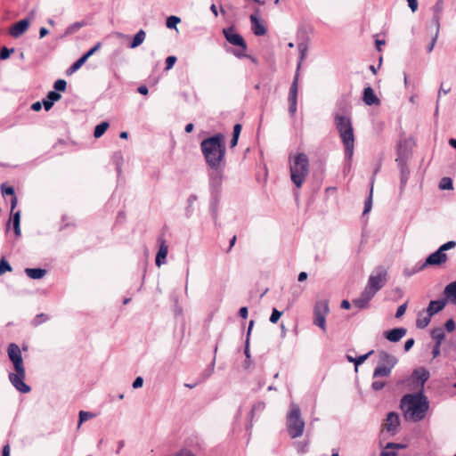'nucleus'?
<instances>
[{"label":"nucleus","mask_w":456,"mask_h":456,"mask_svg":"<svg viewBox=\"0 0 456 456\" xmlns=\"http://www.w3.org/2000/svg\"><path fill=\"white\" fill-rule=\"evenodd\" d=\"M200 149L208 168L225 167V142L223 134L204 139Z\"/></svg>","instance_id":"obj_1"},{"label":"nucleus","mask_w":456,"mask_h":456,"mask_svg":"<svg viewBox=\"0 0 456 456\" xmlns=\"http://www.w3.org/2000/svg\"><path fill=\"white\" fill-rule=\"evenodd\" d=\"M404 419L413 422L422 420L429 409V402L422 391L407 394L401 399Z\"/></svg>","instance_id":"obj_2"},{"label":"nucleus","mask_w":456,"mask_h":456,"mask_svg":"<svg viewBox=\"0 0 456 456\" xmlns=\"http://www.w3.org/2000/svg\"><path fill=\"white\" fill-rule=\"evenodd\" d=\"M7 354L13 364L15 370V372L9 373V380L11 384L20 393L27 394L30 392V387L24 382L26 370L20 346L15 343L9 344L7 347Z\"/></svg>","instance_id":"obj_3"},{"label":"nucleus","mask_w":456,"mask_h":456,"mask_svg":"<svg viewBox=\"0 0 456 456\" xmlns=\"http://www.w3.org/2000/svg\"><path fill=\"white\" fill-rule=\"evenodd\" d=\"M208 191L210 194L209 212L213 220L216 223L218 217V206L223 191V183L224 180V167L208 168Z\"/></svg>","instance_id":"obj_4"},{"label":"nucleus","mask_w":456,"mask_h":456,"mask_svg":"<svg viewBox=\"0 0 456 456\" xmlns=\"http://www.w3.org/2000/svg\"><path fill=\"white\" fill-rule=\"evenodd\" d=\"M334 121L345 148V159L350 166L354 149V134L351 118L348 115L336 112Z\"/></svg>","instance_id":"obj_5"},{"label":"nucleus","mask_w":456,"mask_h":456,"mask_svg":"<svg viewBox=\"0 0 456 456\" xmlns=\"http://www.w3.org/2000/svg\"><path fill=\"white\" fill-rule=\"evenodd\" d=\"M289 171L292 183L297 188L301 187L309 172L307 156L304 153L297 154L290 161Z\"/></svg>","instance_id":"obj_6"},{"label":"nucleus","mask_w":456,"mask_h":456,"mask_svg":"<svg viewBox=\"0 0 456 456\" xmlns=\"http://www.w3.org/2000/svg\"><path fill=\"white\" fill-rule=\"evenodd\" d=\"M286 426L291 438L300 437L304 434L305 421L301 417L299 406L293 402L290 403L289 410L286 416Z\"/></svg>","instance_id":"obj_7"},{"label":"nucleus","mask_w":456,"mask_h":456,"mask_svg":"<svg viewBox=\"0 0 456 456\" xmlns=\"http://www.w3.org/2000/svg\"><path fill=\"white\" fill-rule=\"evenodd\" d=\"M387 281V268L382 265L377 266L369 276L368 282L364 289L375 296L376 293L386 285Z\"/></svg>","instance_id":"obj_8"},{"label":"nucleus","mask_w":456,"mask_h":456,"mask_svg":"<svg viewBox=\"0 0 456 456\" xmlns=\"http://www.w3.org/2000/svg\"><path fill=\"white\" fill-rule=\"evenodd\" d=\"M456 247V242L453 240L447 241L439 247V248L434 253L430 254L425 262L422 263V267H427L428 265H441L444 264L448 256L445 254L446 250L452 249Z\"/></svg>","instance_id":"obj_9"},{"label":"nucleus","mask_w":456,"mask_h":456,"mask_svg":"<svg viewBox=\"0 0 456 456\" xmlns=\"http://www.w3.org/2000/svg\"><path fill=\"white\" fill-rule=\"evenodd\" d=\"M330 311L327 300H318L314 308V323L323 331L326 330V315Z\"/></svg>","instance_id":"obj_10"},{"label":"nucleus","mask_w":456,"mask_h":456,"mask_svg":"<svg viewBox=\"0 0 456 456\" xmlns=\"http://www.w3.org/2000/svg\"><path fill=\"white\" fill-rule=\"evenodd\" d=\"M223 33L230 44L241 47L242 51L245 52L247 48L246 42L240 34L235 32L232 27L224 28ZM234 54L239 58L245 56V53L240 52L234 53Z\"/></svg>","instance_id":"obj_11"},{"label":"nucleus","mask_w":456,"mask_h":456,"mask_svg":"<svg viewBox=\"0 0 456 456\" xmlns=\"http://www.w3.org/2000/svg\"><path fill=\"white\" fill-rule=\"evenodd\" d=\"M403 144H406V141L404 142H401L399 143L398 149H397L398 158L396 159V162L398 163V166L401 170V177H400L401 190H403V187L406 185L408 178H409V174H410V171L405 164L406 154L403 150V147H404Z\"/></svg>","instance_id":"obj_12"},{"label":"nucleus","mask_w":456,"mask_h":456,"mask_svg":"<svg viewBox=\"0 0 456 456\" xmlns=\"http://www.w3.org/2000/svg\"><path fill=\"white\" fill-rule=\"evenodd\" d=\"M297 91H298V74H295V77L293 79V82L289 88V111L290 115H294L297 111Z\"/></svg>","instance_id":"obj_13"},{"label":"nucleus","mask_w":456,"mask_h":456,"mask_svg":"<svg viewBox=\"0 0 456 456\" xmlns=\"http://www.w3.org/2000/svg\"><path fill=\"white\" fill-rule=\"evenodd\" d=\"M400 425L399 415L396 412H389L387 416L384 428L385 429L391 433L392 435H395Z\"/></svg>","instance_id":"obj_14"},{"label":"nucleus","mask_w":456,"mask_h":456,"mask_svg":"<svg viewBox=\"0 0 456 456\" xmlns=\"http://www.w3.org/2000/svg\"><path fill=\"white\" fill-rule=\"evenodd\" d=\"M259 10L256 13L250 15L251 28L256 36H264L266 33V28L258 17Z\"/></svg>","instance_id":"obj_15"},{"label":"nucleus","mask_w":456,"mask_h":456,"mask_svg":"<svg viewBox=\"0 0 456 456\" xmlns=\"http://www.w3.org/2000/svg\"><path fill=\"white\" fill-rule=\"evenodd\" d=\"M29 27V20L23 19L10 28V34L12 37L17 38L26 32Z\"/></svg>","instance_id":"obj_16"},{"label":"nucleus","mask_w":456,"mask_h":456,"mask_svg":"<svg viewBox=\"0 0 456 456\" xmlns=\"http://www.w3.org/2000/svg\"><path fill=\"white\" fill-rule=\"evenodd\" d=\"M378 356H379V363L378 364L385 365L387 367L394 368L398 362V360L395 356H394L385 351L379 352Z\"/></svg>","instance_id":"obj_17"},{"label":"nucleus","mask_w":456,"mask_h":456,"mask_svg":"<svg viewBox=\"0 0 456 456\" xmlns=\"http://www.w3.org/2000/svg\"><path fill=\"white\" fill-rule=\"evenodd\" d=\"M407 330L405 328H395L391 330L386 331L384 337L390 342H398L406 334Z\"/></svg>","instance_id":"obj_18"},{"label":"nucleus","mask_w":456,"mask_h":456,"mask_svg":"<svg viewBox=\"0 0 456 456\" xmlns=\"http://www.w3.org/2000/svg\"><path fill=\"white\" fill-rule=\"evenodd\" d=\"M374 297V295H372L371 293H370L369 291H367L366 289H363V291L362 292L361 296L353 300V304L360 308V309H363V308H366L368 306V303L369 301Z\"/></svg>","instance_id":"obj_19"},{"label":"nucleus","mask_w":456,"mask_h":456,"mask_svg":"<svg viewBox=\"0 0 456 456\" xmlns=\"http://www.w3.org/2000/svg\"><path fill=\"white\" fill-rule=\"evenodd\" d=\"M444 294L448 302L456 305V281L445 286Z\"/></svg>","instance_id":"obj_20"},{"label":"nucleus","mask_w":456,"mask_h":456,"mask_svg":"<svg viewBox=\"0 0 456 456\" xmlns=\"http://www.w3.org/2000/svg\"><path fill=\"white\" fill-rule=\"evenodd\" d=\"M168 253V247L167 246L164 240H161L159 245V249L156 256V265L160 266L161 265L166 263V258Z\"/></svg>","instance_id":"obj_21"},{"label":"nucleus","mask_w":456,"mask_h":456,"mask_svg":"<svg viewBox=\"0 0 456 456\" xmlns=\"http://www.w3.org/2000/svg\"><path fill=\"white\" fill-rule=\"evenodd\" d=\"M445 305V302L444 300H433L429 303L427 312L433 316L434 314H437L441 310L444 309Z\"/></svg>","instance_id":"obj_22"},{"label":"nucleus","mask_w":456,"mask_h":456,"mask_svg":"<svg viewBox=\"0 0 456 456\" xmlns=\"http://www.w3.org/2000/svg\"><path fill=\"white\" fill-rule=\"evenodd\" d=\"M25 273L33 280L42 279L46 274V270L42 268H26Z\"/></svg>","instance_id":"obj_23"},{"label":"nucleus","mask_w":456,"mask_h":456,"mask_svg":"<svg viewBox=\"0 0 456 456\" xmlns=\"http://www.w3.org/2000/svg\"><path fill=\"white\" fill-rule=\"evenodd\" d=\"M363 102L369 106L373 105L374 103L379 102L371 87H366L364 89Z\"/></svg>","instance_id":"obj_24"},{"label":"nucleus","mask_w":456,"mask_h":456,"mask_svg":"<svg viewBox=\"0 0 456 456\" xmlns=\"http://www.w3.org/2000/svg\"><path fill=\"white\" fill-rule=\"evenodd\" d=\"M392 370H393V368L378 364L373 371L372 377L374 379L380 378V377H389L392 372Z\"/></svg>","instance_id":"obj_25"},{"label":"nucleus","mask_w":456,"mask_h":456,"mask_svg":"<svg viewBox=\"0 0 456 456\" xmlns=\"http://www.w3.org/2000/svg\"><path fill=\"white\" fill-rule=\"evenodd\" d=\"M431 315L426 311V313H419V317L416 322V325L419 329H424L427 327L430 321H431Z\"/></svg>","instance_id":"obj_26"},{"label":"nucleus","mask_w":456,"mask_h":456,"mask_svg":"<svg viewBox=\"0 0 456 456\" xmlns=\"http://www.w3.org/2000/svg\"><path fill=\"white\" fill-rule=\"evenodd\" d=\"M432 22L433 24L435 25L436 27V33H435V36L433 37L429 45L428 46V52L430 53L432 52L436 43V40H437V37H438V34H439V28H440V24H439V16L438 15H436L433 19H432Z\"/></svg>","instance_id":"obj_27"},{"label":"nucleus","mask_w":456,"mask_h":456,"mask_svg":"<svg viewBox=\"0 0 456 456\" xmlns=\"http://www.w3.org/2000/svg\"><path fill=\"white\" fill-rule=\"evenodd\" d=\"M413 377L419 380L421 386L428 379L429 372L425 369H419L413 371Z\"/></svg>","instance_id":"obj_28"},{"label":"nucleus","mask_w":456,"mask_h":456,"mask_svg":"<svg viewBox=\"0 0 456 456\" xmlns=\"http://www.w3.org/2000/svg\"><path fill=\"white\" fill-rule=\"evenodd\" d=\"M145 37H146V34L145 32L142 30V29H140L134 37L131 44H130V47L131 48H136L138 47L140 45L142 44V42L144 41L145 39Z\"/></svg>","instance_id":"obj_29"},{"label":"nucleus","mask_w":456,"mask_h":456,"mask_svg":"<svg viewBox=\"0 0 456 456\" xmlns=\"http://www.w3.org/2000/svg\"><path fill=\"white\" fill-rule=\"evenodd\" d=\"M297 48L299 51V61L297 63L296 74L297 73L299 75V69L301 68V64L306 56L307 46H306V45L300 43V44H298Z\"/></svg>","instance_id":"obj_30"},{"label":"nucleus","mask_w":456,"mask_h":456,"mask_svg":"<svg viewBox=\"0 0 456 456\" xmlns=\"http://www.w3.org/2000/svg\"><path fill=\"white\" fill-rule=\"evenodd\" d=\"M109 126V123L106 121L98 124L94 128V136L95 138H100L106 132Z\"/></svg>","instance_id":"obj_31"},{"label":"nucleus","mask_w":456,"mask_h":456,"mask_svg":"<svg viewBox=\"0 0 456 456\" xmlns=\"http://www.w3.org/2000/svg\"><path fill=\"white\" fill-rule=\"evenodd\" d=\"M84 26H85V23L82 21H77V22H75V23L69 25L65 30L64 37L75 34Z\"/></svg>","instance_id":"obj_32"},{"label":"nucleus","mask_w":456,"mask_h":456,"mask_svg":"<svg viewBox=\"0 0 456 456\" xmlns=\"http://www.w3.org/2000/svg\"><path fill=\"white\" fill-rule=\"evenodd\" d=\"M86 61V60L83 56H81L67 69V75H71L77 70H78Z\"/></svg>","instance_id":"obj_33"},{"label":"nucleus","mask_w":456,"mask_h":456,"mask_svg":"<svg viewBox=\"0 0 456 456\" xmlns=\"http://www.w3.org/2000/svg\"><path fill=\"white\" fill-rule=\"evenodd\" d=\"M20 212L17 211L12 216V224H13V229H14V232H15L16 236L20 235Z\"/></svg>","instance_id":"obj_34"},{"label":"nucleus","mask_w":456,"mask_h":456,"mask_svg":"<svg viewBox=\"0 0 456 456\" xmlns=\"http://www.w3.org/2000/svg\"><path fill=\"white\" fill-rule=\"evenodd\" d=\"M423 269H425V267H422V263H418L417 265H415L414 267L412 268H405L403 270V274L404 276L406 277H411L412 276L413 274L417 273L418 272H420L422 271Z\"/></svg>","instance_id":"obj_35"},{"label":"nucleus","mask_w":456,"mask_h":456,"mask_svg":"<svg viewBox=\"0 0 456 456\" xmlns=\"http://www.w3.org/2000/svg\"><path fill=\"white\" fill-rule=\"evenodd\" d=\"M373 183H374V178L371 179L370 181V183H371V186H370V196L368 197V199L365 200V203H364V209H363V214H367L370 211L371 209V207H372V191H373Z\"/></svg>","instance_id":"obj_36"},{"label":"nucleus","mask_w":456,"mask_h":456,"mask_svg":"<svg viewBox=\"0 0 456 456\" xmlns=\"http://www.w3.org/2000/svg\"><path fill=\"white\" fill-rule=\"evenodd\" d=\"M432 338L436 340V344L441 346L443 339L444 338V333L442 329H435L432 331Z\"/></svg>","instance_id":"obj_37"},{"label":"nucleus","mask_w":456,"mask_h":456,"mask_svg":"<svg viewBox=\"0 0 456 456\" xmlns=\"http://www.w3.org/2000/svg\"><path fill=\"white\" fill-rule=\"evenodd\" d=\"M372 354H373V350L355 358L354 366H355L356 371H357L358 366L361 365L362 363H363Z\"/></svg>","instance_id":"obj_38"},{"label":"nucleus","mask_w":456,"mask_h":456,"mask_svg":"<svg viewBox=\"0 0 456 456\" xmlns=\"http://www.w3.org/2000/svg\"><path fill=\"white\" fill-rule=\"evenodd\" d=\"M181 21L180 18L177 17V16H169L167 19V27L168 28H176V25Z\"/></svg>","instance_id":"obj_39"},{"label":"nucleus","mask_w":456,"mask_h":456,"mask_svg":"<svg viewBox=\"0 0 456 456\" xmlns=\"http://www.w3.org/2000/svg\"><path fill=\"white\" fill-rule=\"evenodd\" d=\"M441 190H451L452 189V181L449 177H444L439 184Z\"/></svg>","instance_id":"obj_40"},{"label":"nucleus","mask_w":456,"mask_h":456,"mask_svg":"<svg viewBox=\"0 0 456 456\" xmlns=\"http://www.w3.org/2000/svg\"><path fill=\"white\" fill-rule=\"evenodd\" d=\"M12 266L10 264L5 260V258H2L0 260V275L4 274L5 272H11Z\"/></svg>","instance_id":"obj_41"},{"label":"nucleus","mask_w":456,"mask_h":456,"mask_svg":"<svg viewBox=\"0 0 456 456\" xmlns=\"http://www.w3.org/2000/svg\"><path fill=\"white\" fill-rule=\"evenodd\" d=\"M94 415L91 412H88V411H81L79 412V422H78V428L81 426V424L85 421H86L87 419L93 418Z\"/></svg>","instance_id":"obj_42"},{"label":"nucleus","mask_w":456,"mask_h":456,"mask_svg":"<svg viewBox=\"0 0 456 456\" xmlns=\"http://www.w3.org/2000/svg\"><path fill=\"white\" fill-rule=\"evenodd\" d=\"M14 52L13 48H7L5 46L2 47L0 50V59L6 60L10 57L11 53Z\"/></svg>","instance_id":"obj_43"},{"label":"nucleus","mask_w":456,"mask_h":456,"mask_svg":"<svg viewBox=\"0 0 456 456\" xmlns=\"http://www.w3.org/2000/svg\"><path fill=\"white\" fill-rule=\"evenodd\" d=\"M67 82L64 79H58L54 82L53 88L55 91H65Z\"/></svg>","instance_id":"obj_44"},{"label":"nucleus","mask_w":456,"mask_h":456,"mask_svg":"<svg viewBox=\"0 0 456 456\" xmlns=\"http://www.w3.org/2000/svg\"><path fill=\"white\" fill-rule=\"evenodd\" d=\"M282 313L277 310L276 308H273L272 311V314L270 316V322L272 323H276L279 319L281 318Z\"/></svg>","instance_id":"obj_45"},{"label":"nucleus","mask_w":456,"mask_h":456,"mask_svg":"<svg viewBox=\"0 0 456 456\" xmlns=\"http://www.w3.org/2000/svg\"><path fill=\"white\" fill-rule=\"evenodd\" d=\"M1 191L3 195H10L12 198L15 196L14 189L12 186H5V184H2Z\"/></svg>","instance_id":"obj_46"},{"label":"nucleus","mask_w":456,"mask_h":456,"mask_svg":"<svg viewBox=\"0 0 456 456\" xmlns=\"http://www.w3.org/2000/svg\"><path fill=\"white\" fill-rule=\"evenodd\" d=\"M46 98L54 103V102H57L61 98V95L57 91H50L47 94Z\"/></svg>","instance_id":"obj_47"},{"label":"nucleus","mask_w":456,"mask_h":456,"mask_svg":"<svg viewBox=\"0 0 456 456\" xmlns=\"http://www.w3.org/2000/svg\"><path fill=\"white\" fill-rule=\"evenodd\" d=\"M214 367H215V360L212 362L210 367L202 372L201 377H202L203 380L208 379L212 375V373L214 371Z\"/></svg>","instance_id":"obj_48"},{"label":"nucleus","mask_w":456,"mask_h":456,"mask_svg":"<svg viewBox=\"0 0 456 456\" xmlns=\"http://www.w3.org/2000/svg\"><path fill=\"white\" fill-rule=\"evenodd\" d=\"M102 46V44L98 42L93 48H91L87 53H86L83 57L87 61V59L92 56L96 51H98Z\"/></svg>","instance_id":"obj_49"},{"label":"nucleus","mask_w":456,"mask_h":456,"mask_svg":"<svg viewBox=\"0 0 456 456\" xmlns=\"http://www.w3.org/2000/svg\"><path fill=\"white\" fill-rule=\"evenodd\" d=\"M175 61H176V57L175 56H168L166 59V69L167 70L171 69L174 67Z\"/></svg>","instance_id":"obj_50"},{"label":"nucleus","mask_w":456,"mask_h":456,"mask_svg":"<svg viewBox=\"0 0 456 456\" xmlns=\"http://www.w3.org/2000/svg\"><path fill=\"white\" fill-rule=\"evenodd\" d=\"M406 444H398V443H387L385 446V449H404L406 448Z\"/></svg>","instance_id":"obj_51"},{"label":"nucleus","mask_w":456,"mask_h":456,"mask_svg":"<svg viewBox=\"0 0 456 456\" xmlns=\"http://www.w3.org/2000/svg\"><path fill=\"white\" fill-rule=\"evenodd\" d=\"M433 10H434V16H433V18L436 15H438L440 17V12L443 10V1L442 0L437 1L436 4L434 5Z\"/></svg>","instance_id":"obj_52"},{"label":"nucleus","mask_w":456,"mask_h":456,"mask_svg":"<svg viewBox=\"0 0 456 456\" xmlns=\"http://www.w3.org/2000/svg\"><path fill=\"white\" fill-rule=\"evenodd\" d=\"M385 386H386V382H384V381H379V380H376V381H373V382H372V384H371V388H372L374 391H379V390H381Z\"/></svg>","instance_id":"obj_53"},{"label":"nucleus","mask_w":456,"mask_h":456,"mask_svg":"<svg viewBox=\"0 0 456 456\" xmlns=\"http://www.w3.org/2000/svg\"><path fill=\"white\" fill-rule=\"evenodd\" d=\"M47 320V316L44 314H37L33 321L34 325H39Z\"/></svg>","instance_id":"obj_54"},{"label":"nucleus","mask_w":456,"mask_h":456,"mask_svg":"<svg viewBox=\"0 0 456 456\" xmlns=\"http://www.w3.org/2000/svg\"><path fill=\"white\" fill-rule=\"evenodd\" d=\"M406 309H407V304L406 303L399 305L397 310H396V313H395V317L396 318L402 317L404 314Z\"/></svg>","instance_id":"obj_55"},{"label":"nucleus","mask_w":456,"mask_h":456,"mask_svg":"<svg viewBox=\"0 0 456 456\" xmlns=\"http://www.w3.org/2000/svg\"><path fill=\"white\" fill-rule=\"evenodd\" d=\"M265 404L263 402L255 403L252 407L251 413L254 414L256 411H261L265 409Z\"/></svg>","instance_id":"obj_56"},{"label":"nucleus","mask_w":456,"mask_h":456,"mask_svg":"<svg viewBox=\"0 0 456 456\" xmlns=\"http://www.w3.org/2000/svg\"><path fill=\"white\" fill-rule=\"evenodd\" d=\"M444 327H445V330L448 332L453 331L454 329H455V322H454V321L452 319L447 320L445 324H444Z\"/></svg>","instance_id":"obj_57"},{"label":"nucleus","mask_w":456,"mask_h":456,"mask_svg":"<svg viewBox=\"0 0 456 456\" xmlns=\"http://www.w3.org/2000/svg\"><path fill=\"white\" fill-rule=\"evenodd\" d=\"M409 8L412 12H415L418 10V1L417 0H406Z\"/></svg>","instance_id":"obj_58"},{"label":"nucleus","mask_w":456,"mask_h":456,"mask_svg":"<svg viewBox=\"0 0 456 456\" xmlns=\"http://www.w3.org/2000/svg\"><path fill=\"white\" fill-rule=\"evenodd\" d=\"M143 385V379L142 377H137L133 382V388L136 389L142 387Z\"/></svg>","instance_id":"obj_59"},{"label":"nucleus","mask_w":456,"mask_h":456,"mask_svg":"<svg viewBox=\"0 0 456 456\" xmlns=\"http://www.w3.org/2000/svg\"><path fill=\"white\" fill-rule=\"evenodd\" d=\"M389 449L383 450L379 456H397V453L395 451H388Z\"/></svg>","instance_id":"obj_60"},{"label":"nucleus","mask_w":456,"mask_h":456,"mask_svg":"<svg viewBox=\"0 0 456 456\" xmlns=\"http://www.w3.org/2000/svg\"><path fill=\"white\" fill-rule=\"evenodd\" d=\"M414 345V339L413 338H409L408 340L405 341V344H404V350L407 352L409 351Z\"/></svg>","instance_id":"obj_61"},{"label":"nucleus","mask_w":456,"mask_h":456,"mask_svg":"<svg viewBox=\"0 0 456 456\" xmlns=\"http://www.w3.org/2000/svg\"><path fill=\"white\" fill-rule=\"evenodd\" d=\"M43 105H44L45 110H49L53 107V102L46 98L43 101Z\"/></svg>","instance_id":"obj_62"},{"label":"nucleus","mask_w":456,"mask_h":456,"mask_svg":"<svg viewBox=\"0 0 456 456\" xmlns=\"http://www.w3.org/2000/svg\"><path fill=\"white\" fill-rule=\"evenodd\" d=\"M240 316L242 318V319H246L248 317V308L246 306H243L240 309Z\"/></svg>","instance_id":"obj_63"},{"label":"nucleus","mask_w":456,"mask_h":456,"mask_svg":"<svg viewBox=\"0 0 456 456\" xmlns=\"http://www.w3.org/2000/svg\"><path fill=\"white\" fill-rule=\"evenodd\" d=\"M440 346H438L437 344H436L433 347V350H432V354H433V357L434 358H436L439 354H440Z\"/></svg>","instance_id":"obj_64"}]
</instances>
